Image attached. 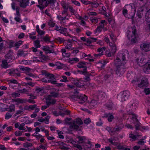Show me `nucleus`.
Listing matches in <instances>:
<instances>
[{"label":"nucleus","instance_id":"nucleus-56","mask_svg":"<svg viewBox=\"0 0 150 150\" xmlns=\"http://www.w3.org/2000/svg\"><path fill=\"white\" fill-rule=\"evenodd\" d=\"M90 19L91 21H92V23H97L98 21V19L96 18H93L92 17H91L90 18Z\"/></svg>","mask_w":150,"mask_h":150},{"label":"nucleus","instance_id":"nucleus-21","mask_svg":"<svg viewBox=\"0 0 150 150\" xmlns=\"http://www.w3.org/2000/svg\"><path fill=\"white\" fill-rule=\"evenodd\" d=\"M67 28H65L60 27L59 29V31L60 33L64 35L65 36H69L71 37L70 35L68 34L67 31Z\"/></svg>","mask_w":150,"mask_h":150},{"label":"nucleus","instance_id":"nucleus-9","mask_svg":"<svg viewBox=\"0 0 150 150\" xmlns=\"http://www.w3.org/2000/svg\"><path fill=\"white\" fill-rule=\"evenodd\" d=\"M130 95V93L128 91H124L121 95V101L124 102L127 99L128 97Z\"/></svg>","mask_w":150,"mask_h":150},{"label":"nucleus","instance_id":"nucleus-23","mask_svg":"<svg viewBox=\"0 0 150 150\" xmlns=\"http://www.w3.org/2000/svg\"><path fill=\"white\" fill-rule=\"evenodd\" d=\"M50 48L49 47L44 46L42 48V50L46 52V53H53L54 52L53 50H50Z\"/></svg>","mask_w":150,"mask_h":150},{"label":"nucleus","instance_id":"nucleus-22","mask_svg":"<svg viewBox=\"0 0 150 150\" xmlns=\"http://www.w3.org/2000/svg\"><path fill=\"white\" fill-rule=\"evenodd\" d=\"M106 95L105 93L102 91H99L98 94V99L102 100L105 97Z\"/></svg>","mask_w":150,"mask_h":150},{"label":"nucleus","instance_id":"nucleus-36","mask_svg":"<svg viewBox=\"0 0 150 150\" xmlns=\"http://www.w3.org/2000/svg\"><path fill=\"white\" fill-rule=\"evenodd\" d=\"M91 75L90 74H89L88 72V74H86L85 76L83 78V79L85 80L86 82H89L91 81V79L90 78V76Z\"/></svg>","mask_w":150,"mask_h":150},{"label":"nucleus","instance_id":"nucleus-1","mask_svg":"<svg viewBox=\"0 0 150 150\" xmlns=\"http://www.w3.org/2000/svg\"><path fill=\"white\" fill-rule=\"evenodd\" d=\"M127 51L119 52L114 62L116 67L115 73L118 76L120 77L122 75L125 71V68L124 66L125 62L126 61L125 56L127 54Z\"/></svg>","mask_w":150,"mask_h":150},{"label":"nucleus","instance_id":"nucleus-53","mask_svg":"<svg viewBox=\"0 0 150 150\" xmlns=\"http://www.w3.org/2000/svg\"><path fill=\"white\" fill-rule=\"evenodd\" d=\"M48 25L52 27H54L55 25V23L52 20H50L48 22Z\"/></svg>","mask_w":150,"mask_h":150},{"label":"nucleus","instance_id":"nucleus-54","mask_svg":"<svg viewBox=\"0 0 150 150\" xmlns=\"http://www.w3.org/2000/svg\"><path fill=\"white\" fill-rule=\"evenodd\" d=\"M57 131L58 132L59 138L62 139H64V136L62 135L63 134V133L61 131L59 132V131L58 130H57Z\"/></svg>","mask_w":150,"mask_h":150},{"label":"nucleus","instance_id":"nucleus-51","mask_svg":"<svg viewBox=\"0 0 150 150\" xmlns=\"http://www.w3.org/2000/svg\"><path fill=\"white\" fill-rule=\"evenodd\" d=\"M68 8L69 9V11L72 14L74 15L75 14V10L71 6H69Z\"/></svg>","mask_w":150,"mask_h":150},{"label":"nucleus","instance_id":"nucleus-17","mask_svg":"<svg viewBox=\"0 0 150 150\" xmlns=\"http://www.w3.org/2000/svg\"><path fill=\"white\" fill-rule=\"evenodd\" d=\"M88 64V63L85 62H80L77 65V67L79 68H83V69H87L86 65Z\"/></svg>","mask_w":150,"mask_h":150},{"label":"nucleus","instance_id":"nucleus-19","mask_svg":"<svg viewBox=\"0 0 150 150\" xmlns=\"http://www.w3.org/2000/svg\"><path fill=\"white\" fill-rule=\"evenodd\" d=\"M56 101V100L54 99L51 100L50 98H48H48L46 100V103L47 105H48V106H49L51 105H54Z\"/></svg>","mask_w":150,"mask_h":150},{"label":"nucleus","instance_id":"nucleus-15","mask_svg":"<svg viewBox=\"0 0 150 150\" xmlns=\"http://www.w3.org/2000/svg\"><path fill=\"white\" fill-rule=\"evenodd\" d=\"M10 71L9 74L10 75L15 76V75L18 76H20V73L17 69L14 70L10 69Z\"/></svg>","mask_w":150,"mask_h":150},{"label":"nucleus","instance_id":"nucleus-44","mask_svg":"<svg viewBox=\"0 0 150 150\" xmlns=\"http://www.w3.org/2000/svg\"><path fill=\"white\" fill-rule=\"evenodd\" d=\"M55 40H56L59 42L60 43L64 42V40L63 38L59 37H57V38H55Z\"/></svg>","mask_w":150,"mask_h":150},{"label":"nucleus","instance_id":"nucleus-16","mask_svg":"<svg viewBox=\"0 0 150 150\" xmlns=\"http://www.w3.org/2000/svg\"><path fill=\"white\" fill-rule=\"evenodd\" d=\"M8 61L7 59H4L2 60L1 67L3 68L6 69L10 67V65L8 64Z\"/></svg>","mask_w":150,"mask_h":150},{"label":"nucleus","instance_id":"nucleus-42","mask_svg":"<svg viewBox=\"0 0 150 150\" xmlns=\"http://www.w3.org/2000/svg\"><path fill=\"white\" fill-rule=\"evenodd\" d=\"M20 69L23 71H25L29 72L31 70V69L30 68L23 66L21 67Z\"/></svg>","mask_w":150,"mask_h":150},{"label":"nucleus","instance_id":"nucleus-46","mask_svg":"<svg viewBox=\"0 0 150 150\" xmlns=\"http://www.w3.org/2000/svg\"><path fill=\"white\" fill-rule=\"evenodd\" d=\"M57 18L58 19L61 21V23H62L63 21L66 19L65 17H63L61 15H58L57 16Z\"/></svg>","mask_w":150,"mask_h":150},{"label":"nucleus","instance_id":"nucleus-34","mask_svg":"<svg viewBox=\"0 0 150 150\" xmlns=\"http://www.w3.org/2000/svg\"><path fill=\"white\" fill-rule=\"evenodd\" d=\"M105 47H100L98 49V52H99L100 54H101V55L103 54V52L104 51H105Z\"/></svg>","mask_w":150,"mask_h":150},{"label":"nucleus","instance_id":"nucleus-60","mask_svg":"<svg viewBox=\"0 0 150 150\" xmlns=\"http://www.w3.org/2000/svg\"><path fill=\"white\" fill-rule=\"evenodd\" d=\"M110 36L111 39L112 40L113 42H115V41L116 40V37L112 33L110 34Z\"/></svg>","mask_w":150,"mask_h":150},{"label":"nucleus","instance_id":"nucleus-37","mask_svg":"<svg viewBox=\"0 0 150 150\" xmlns=\"http://www.w3.org/2000/svg\"><path fill=\"white\" fill-rule=\"evenodd\" d=\"M68 10H64L62 11V16L63 17H65L66 19V17L68 15Z\"/></svg>","mask_w":150,"mask_h":150},{"label":"nucleus","instance_id":"nucleus-47","mask_svg":"<svg viewBox=\"0 0 150 150\" xmlns=\"http://www.w3.org/2000/svg\"><path fill=\"white\" fill-rule=\"evenodd\" d=\"M12 116V114L10 112H7L6 114L5 118L6 119L8 120L11 118Z\"/></svg>","mask_w":150,"mask_h":150},{"label":"nucleus","instance_id":"nucleus-62","mask_svg":"<svg viewBox=\"0 0 150 150\" xmlns=\"http://www.w3.org/2000/svg\"><path fill=\"white\" fill-rule=\"evenodd\" d=\"M22 41H19L15 44V46L17 48H18L22 44Z\"/></svg>","mask_w":150,"mask_h":150},{"label":"nucleus","instance_id":"nucleus-55","mask_svg":"<svg viewBox=\"0 0 150 150\" xmlns=\"http://www.w3.org/2000/svg\"><path fill=\"white\" fill-rule=\"evenodd\" d=\"M36 107H37V105L36 104L29 105L30 111L34 110Z\"/></svg>","mask_w":150,"mask_h":150},{"label":"nucleus","instance_id":"nucleus-33","mask_svg":"<svg viewBox=\"0 0 150 150\" xmlns=\"http://www.w3.org/2000/svg\"><path fill=\"white\" fill-rule=\"evenodd\" d=\"M77 138L79 139V142L83 143L86 139V138L84 136H78Z\"/></svg>","mask_w":150,"mask_h":150},{"label":"nucleus","instance_id":"nucleus-7","mask_svg":"<svg viewBox=\"0 0 150 150\" xmlns=\"http://www.w3.org/2000/svg\"><path fill=\"white\" fill-rule=\"evenodd\" d=\"M141 50L146 52L150 51V42H146L140 45Z\"/></svg>","mask_w":150,"mask_h":150},{"label":"nucleus","instance_id":"nucleus-8","mask_svg":"<svg viewBox=\"0 0 150 150\" xmlns=\"http://www.w3.org/2000/svg\"><path fill=\"white\" fill-rule=\"evenodd\" d=\"M6 59H7L8 62H11L14 59V57L13 55V52L11 50H9L8 52L5 56Z\"/></svg>","mask_w":150,"mask_h":150},{"label":"nucleus","instance_id":"nucleus-61","mask_svg":"<svg viewBox=\"0 0 150 150\" xmlns=\"http://www.w3.org/2000/svg\"><path fill=\"white\" fill-rule=\"evenodd\" d=\"M91 122V120L89 118H87L84 120V122L86 124H88Z\"/></svg>","mask_w":150,"mask_h":150},{"label":"nucleus","instance_id":"nucleus-5","mask_svg":"<svg viewBox=\"0 0 150 150\" xmlns=\"http://www.w3.org/2000/svg\"><path fill=\"white\" fill-rule=\"evenodd\" d=\"M124 127V125L121 124L117 127H115L112 129L110 127H107L106 129L111 134H114V132H119Z\"/></svg>","mask_w":150,"mask_h":150},{"label":"nucleus","instance_id":"nucleus-2","mask_svg":"<svg viewBox=\"0 0 150 150\" xmlns=\"http://www.w3.org/2000/svg\"><path fill=\"white\" fill-rule=\"evenodd\" d=\"M71 119V118H66L65 119V122L66 124H69V128L71 129L80 131L79 126L83 124V122L80 118L74 120L71 122H69Z\"/></svg>","mask_w":150,"mask_h":150},{"label":"nucleus","instance_id":"nucleus-45","mask_svg":"<svg viewBox=\"0 0 150 150\" xmlns=\"http://www.w3.org/2000/svg\"><path fill=\"white\" fill-rule=\"evenodd\" d=\"M41 81L45 83H55V82L54 81H51V80H47L45 78H43L41 79Z\"/></svg>","mask_w":150,"mask_h":150},{"label":"nucleus","instance_id":"nucleus-11","mask_svg":"<svg viewBox=\"0 0 150 150\" xmlns=\"http://www.w3.org/2000/svg\"><path fill=\"white\" fill-rule=\"evenodd\" d=\"M45 76L47 77V78L49 79L48 80H51V81L55 82V83H52V84H55L57 83V81L55 80V77L53 74L47 73L45 74Z\"/></svg>","mask_w":150,"mask_h":150},{"label":"nucleus","instance_id":"nucleus-6","mask_svg":"<svg viewBox=\"0 0 150 150\" xmlns=\"http://www.w3.org/2000/svg\"><path fill=\"white\" fill-rule=\"evenodd\" d=\"M59 90L54 88H52L50 91V95L48 96V98L51 97L54 98H58L60 96L59 93Z\"/></svg>","mask_w":150,"mask_h":150},{"label":"nucleus","instance_id":"nucleus-38","mask_svg":"<svg viewBox=\"0 0 150 150\" xmlns=\"http://www.w3.org/2000/svg\"><path fill=\"white\" fill-rule=\"evenodd\" d=\"M9 109L8 110L10 112H12L15 111V107L14 105L12 104L11 105L9 106L8 108Z\"/></svg>","mask_w":150,"mask_h":150},{"label":"nucleus","instance_id":"nucleus-64","mask_svg":"<svg viewBox=\"0 0 150 150\" xmlns=\"http://www.w3.org/2000/svg\"><path fill=\"white\" fill-rule=\"evenodd\" d=\"M144 92L146 95L150 94V88H145L144 90Z\"/></svg>","mask_w":150,"mask_h":150},{"label":"nucleus","instance_id":"nucleus-25","mask_svg":"<svg viewBox=\"0 0 150 150\" xmlns=\"http://www.w3.org/2000/svg\"><path fill=\"white\" fill-rule=\"evenodd\" d=\"M113 140L111 139H108V141L111 143V144L117 146V148L119 149V146H120V145L118 143L115 142V141H113Z\"/></svg>","mask_w":150,"mask_h":150},{"label":"nucleus","instance_id":"nucleus-39","mask_svg":"<svg viewBox=\"0 0 150 150\" xmlns=\"http://www.w3.org/2000/svg\"><path fill=\"white\" fill-rule=\"evenodd\" d=\"M129 137L131 139L132 141L136 140L137 138V136L132 134H130L129 135Z\"/></svg>","mask_w":150,"mask_h":150},{"label":"nucleus","instance_id":"nucleus-24","mask_svg":"<svg viewBox=\"0 0 150 150\" xmlns=\"http://www.w3.org/2000/svg\"><path fill=\"white\" fill-rule=\"evenodd\" d=\"M36 91L37 93L40 94V96L43 95L44 93V89L43 88H37L36 89Z\"/></svg>","mask_w":150,"mask_h":150},{"label":"nucleus","instance_id":"nucleus-63","mask_svg":"<svg viewBox=\"0 0 150 150\" xmlns=\"http://www.w3.org/2000/svg\"><path fill=\"white\" fill-rule=\"evenodd\" d=\"M114 117L113 115L110 114L108 117V120L110 122H111L113 119Z\"/></svg>","mask_w":150,"mask_h":150},{"label":"nucleus","instance_id":"nucleus-58","mask_svg":"<svg viewBox=\"0 0 150 150\" xmlns=\"http://www.w3.org/2000/svg\"><path fill=\"white\" fill-rule=\"evenodd\" d=\"M136 62L138 64H139V63H142L144 62V59H142L141 58V59L140 58H139L138 59H136Z\"/></svg>","mask_w":150,"mask_h":150},{"label":"nucleus","instance_id":"nucleus-26","mask_svg":"<svg viewBox=\"0 0 150 150\" xmlns=\"http://www.w3.org/2000/svg\"><path fill=\"white\" fill-rule=\"evenodd\" d=\"M98 103V100L93 99L90 103V108H93L95 107Z\"/></svg>","mask_w":150,"mask_h":150},{"label":"nucleus","instance_id":"nucleus-4","mask_svg":"<svg viewBox=\"0 0 150 150\" xmlns=\"http://www.w3.org/2000/svg\"><path fill=\"white\" fill-rule=\"evenodd\" d=\"M132 83L137 84L139 87L142 88L147 86L148 84L147 79L145 78L142 79L140 81L138 79L133 80L132 81Z\"/></svg>","mask_w":150,"mask_h":150},{"label":"nucleus","instance_id":"nucleus-57","mask_svg":"<svg viewBox=\"0 0 150 150\" xmlns=\"http://www.w3.org/2000/svg\"><path fill=\"white\" fill-rule=\"evenodd\" d=\"M105 54L108 57H110L111 56L110 50H106L105 51Z\"/></svg>","mask_w":150,"mask_h":150},{"label":"nucleus","instance_id":"nucleus-49","mask_svg":"<svg viewBox=\"0 0 150 150\" xmlns=\"http://www.w3.org/2000/svg\"><path fill=\"white\" fill-rule=\"evenodd\" d=\"M118 149L122 150H130L129 148L125 147V146L121 145L119 146V149Z\"/></svg>","mask_w":150,"mask_h":150},{"label":"nucleus","instance_id":"nucleus-27","mask_svg":"<svg viewBox=\"0 0 150 150\" xmlns=\"http://www.w3.org/2000/svg\"><path fill=\"white\" fill-rule=\"evenodd\" d=\"M144 30L148 33H150V22L147 23L145 25Z\"/></svg>","mask_w":150,"mask_h":150},{"label":"nucleus","instance_id":"nucleus-50","mask_svg":"<svg viewBox=\"0 0 150 150\" xmlns=\"http://www.w3.org/2000/svg\"><path fill=\"white\" fill-rule=\"evenodd\" d=\"M43 41L44 40L46 42H50V38L47 35H46L45 37L43 38Z\"/></svg>","mask_w":150,"mask_h":150},{"label":"nucleus","instance_id":"nucleus-13","mask_svg":"<svg viewBox=\"0 0 150 150\" xmlns=\"http://www.w3.org/2000/svg\"><path fill=\"white\" fill-rule=\"evenodd\" d=\"M145 8V7L142 6L138 9L137 15L139 18H141L143 16V12L144 11Z\"/></svg>","mask_w":150,"mask_h":150},{"label":"nucleus","instance_id":"nucleus-29","mask_svg":"<svg viewBox=\"0 0 150 150\" xmlns=\"http://www.w3.org/2000/svg\"><path fill=\"white\" fill-rule=\"evenodd\" d=\"M78 73H79L81 74H83L86 75V74H88V72L87 71V69H83V70H78L77 71Z\"/></svg>","mask_w":150,"mask_h":150},{"label":"nucleus","instance_id":"nucleus-31","mask_svg":"<svg viewBox=\"0 0 150 150\" xmlns=\"http://www.w3.org/2000/svg\"><path fill=\"white\" fill-rule=\"evenodd\" d=\"M34 45L35 47L36 48H39L41 47V45L40 44V41L38 40L34 41Z\"/></svg>","mask_w":150,"mask_h":150},{"label":"nucleus","instance_id":"nucleus-10","mask_svg":"<svg viewBox=\"0 0 150 150\" xmlns=\"http://www.w3.org/2000/svg\"><path fill=\"white\" fill-rule=\"evenodd\" d=\"M143 71L146 74H150V62L146 63L143 67Z\"/></svg>","mask_w":150,"mask_h":150},{"label":"nucleus","instance_id":"nucleus-3","mask_svg":"<svg viewBox=\"0 0 150 150\" xmlns=\"http://www.w3.org/2000/svg\"><path fill=\"white\" fill-rule=\"evenodd\" d=\"M132 32L130 31H127V37L128 39L131 41L132 43H134L137 42V38L138 37L136 26H133L132 27Z\"/></svg>","mask_w":150,"mask_h":150},{"label":"nucleus","instance_id":"nucleus-14","mask_svg":"<svg viewBox=\"0 0 150 150\" xmlns=\"http://www.w3.org/2000/svg\"><path fill=\"white\" fill-rule=\"evenodd\" d=\"M13 102L17 103L16 105H18L19 104L25 103L27 102V100L26 99H23L22 98H18L16 99H12Z\"/></svg>","mask_w":150,"mask_h":150},{"label":"nucleus","instance_id":"nucleus-18","mask_svg":"<svg viewBox=\"0 0 150 150\" xmlns=\"http://www.w3.org/2000/svg\"><path fill=\"white\" fill-rule=\"evenodd\" d=\"M129 114L132 115L133 116L132 118V120H133V123L134 124H135V125H140L141 123L137 119V117L135 114L132 113V112H130L129 113Z\"/></svg>","mask_w":150,"mask_h":150},{"label":"nucleus","instance_id":"nucleus-30","mask_svg":"<svg viewBox=\"0 0 150 150\" xmlns=\"http://www.w3.org/2000/svg\"><path fill=\"white\" fill-rule=\"evenodd\" d=\"M97 39L96 38H87L86 42L88 44H91L93 42H95Z\"/></svg>","mask_w":150,"mask_h":150},{"label":"nucleus","instance_id":"nucleus-32","mask_svg":"<svg viewBox=\"0 0 150 150\" xmlns=\"http://www.w3.org/2000/svg\"><path fill=\"white\" fill-rule=\"evenodd\" d=\"M47 142H45L44 143V144H41L39 147L40 149H41L44 150H46L47 148Z\"/></svg>","mask_w":150,"mask_h":150},{"label":"nucleus","instance_id":"nucleus-41","mask_svg":"<svg viewBox=\"0 0 150 150\" xmlns=\"http://www.w3.org/2000/svg\"><path fill=\"white\" fill-rule=\"evenodd\" d=\"M117 50V48L116 45L114 44L113 45L112 50H111V52L113 54H114L116 52Z\"/></svg>","mask_w":150,"mask_h":150},{"label":"nucleus","instance_id":"nucleus-52","mask_svg":"<svg viewBox=\"0 0 150 150\" xmlns=\"http://www.w3.org/2000/svg\"><path fill=\"white\" fill-rule=\"evenodd\" d=\"M11 95L14 98L16 97H19L20 96V94L19 93L15 92H13L12 93Z\"/></svg>","mask_w":150,"mask_h":150},{"label":"nucleus","instance_id":"nucleus-20","mask_svg":"<svg viewBox=\"0 0 150 150\" xmlns=\"http://www.w3.org/2000/svg\"><path fill=\"white\" fill-rule=\"evenodd\" d=\"M87 99L86 96L84 95L83 96H80L78 98L77 101L79 103L83 104L86 101Z\"/></svg>","mask_w":150,"mask_h":150},{"label":"nucleus","instance_id":"nucleus-28","mask_svg":"<svg viewBox=\"0 0 150 150\" xmlns=\"http://www.w3.org/2000/svg\"><path fill=\"white\" fill-rule=\"evenodd\" d=\"M61 4L64 10H68V7L69 5H68L66 3L65 1H62L61 2Z\"/></svg>","mask_w":150,"mask_h":150},{"label":"nucleus","instance_id":"nucleus-12","mask_svg":"<svg viewBox=\"0 0 150 150\" xmlns=\"http://www.w3.org/2000/svg\"><path fill=\"white\" fill-rule=\"evenodd\" d=\"M20 2L19 5L21 7L25 8L28 5L29 0H17Z\"/></svg>","mask_w":150,"mask_h":150},{"label":"nucleus","instance_id":"nucleus-35","mask_svg":"<svg viewBox=\"0 0 150 150\" xmlns=\"http://www.w3.org/2000/svg\"><path fill=\"white\" fill-rule=\"evenodd\" d=\"M145 17L146 20H147V21H149L150 19V9L146 13Z\"/></svg>","mask_w":150,"mask_h":150},{"label":"nucleus","instance_id":"nucleus-48","mask_svg":"<svg viewBox=\"0 0 150 150\" xmlns=\"http://www.w3.org/2000/svg\"><path fill=\"white\" fill-rule=\"evenodd\" d=\"M25 124L24 123H21L20 124L19 127L18 128V129L19 130H24L25 129V128L23 127L25 125Z\"/></svg>","mask_w":150,"mask_h":150},{"label":"nucleus","instance_id":"nucleus-43","mask_svg":"<svg viewBox=\"0 0 150 150\" xmlns=\"http://www.w3.org/2000/svg\"><path fill=\"white\" fill-rule=\"evenodd\" d=\"M113 103H107L105 104L106 107L108 110H111L112 108Z\"/></svg>","mask_w":150,"mask_h":150},{"label":"nucleus","instance_id":"nucleus-59","mask_svg":"<svg viewBox=\"0 0 150 150\" xmlns=\"http://www.w3.org/2000/svg\"><path fill=\"white\" fill-rule=\"evenodd\" d=\"M105 20H102L101 22L100 23V25L98 26L99 27L102 28H104V23H105Z\"/></svg>","mask_w":150,"mask_h":150},{"label":"nucleus","instance_id":"nucleus-40","mask_svg":"<svg viewBox=\"0 0 150 150\" xmlns=\"http://www.w3.org/2000/svg\"><path fill=\"white\" fill-rule=\"evenodd\" d=\"M32 146V144L30 143L27 142L23 144V146L25 148L31 147Z\"/></svg>","mask_w":150,"mask_h":150}]
</instances>
